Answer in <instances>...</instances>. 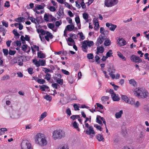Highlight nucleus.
<instances>
[{
	"mask_svg": "<svg viewBox=\"0 0 149 149\" xmlns=\"http://www.w3.org/2000/svg\"><path fill=\"white\" fill-rule=\"evenodd\" d=\"M34 140L36 144L41 146H46L47 143L46 137L42 134H37L34 137Z\"/></svg>",
	"mask_w": 149,
	"mask_h": 149,
	"instance_id": "f257e3e1",
	"label": "nucleus"
},
{
	"mask_svg": "<svg viewBox=\"0 0 149 149\" xmlns=\"http://www.w3.org/2000/svg\"><path fill=\"white\" fill-rule=\"evenodd\" d=\"M133 91L134 95L139 99L146 98L148 95V93L147 91L143 90L141 88H136Z\"/></svg>",
	"mask_w": 149,
	"mask_h": 149,
	"instance_id": "f03ea898",
	"label": "nucleus"
},
{
	"mask_svg": "<svg viewBox=\"0 0 149 149\" xmlns=\"http://www.w3.org/2000/svg\"><path fill=\"white\" fill-rule=\"evenodd\" d=\"M65 136V132L61 130H56L53 133L52 137L54 140L61 139Z\"/></svg>",
	"mask_w": 149,
	"mask_h": 149,
	"instance_id": "7ed1b4c3",
	"label": "nucleus"
},
{
	"mask_svg": "<svg viewBox=\"0 0 149 149\" xmlns=\"http://www.w3.org/2000/svg\"><path fill=\"white\" fill-rule=\"evenodd\" d=\"M21 146L22 149H32L31 143L27 140H23L21 143Z\"/></svg>",
	"mask_w": 149,
	"mask_h": 149,
	"instance_id": "20e7f679",
	"label": "nucleus"
},
{
	"mask_svg": "<svg viewBox=\"0 0 149 149\" xmlns=\"http://www.w3.org/2000/svg\"><path fill=\"white\" fill-rule=\"evenodd\" d=\"M118 0H105L104 5L108 7H112L116 5Z\"/></svg>",
	"mask_w": 149,
	"mask_h": 149,
	"instance_id": "39448f33",
	"label": "nucleus"
},
{
	"mask_svg": "<svg viewBox=\"0 0 149 149\" xmlns=\"http://www.w3.org/2000/svg\"><path fill=\"white\" fill-rule=\"evenodd\" d=\"M69 35L70 37L68 38H66V40L68 42V45L69 46H72V45L71 43H74V41L73 38H76L77 36L75 34L72 33H70Z\"/></svg>",
	"mask_w": 149,
	"mask_h": 149,
	"instance_id": "423d86ee",
	"label": "nucleus"
},
{
	"mask_svg": "<svg viewBox=\"0 0 149 149\" xmlns=\"http://www.w3.org/2000/svg\"><path fill=\"white\" fill-rule=\"evenodd\" d=\"M33 62L37 67H39L40 65L44 66L46 64V61L45 60L39 59L38 61L35 59H33Z\"/></svg>",
	"mask_w": 149,
	"mask_h": 149,
	"instance_id": "0eeeda50",
	"label": "nucleus"
},
{
	"mask_svg": "<svg viewBox=\"0 0 149 149\" xmlns=\"http://www.w3.org/2000/svg\"><path fill=\"white\" fill-rule=\"evenodd\" d=\"M109 72V74L112 79H114L115 78V76L114 74L115 72V69L113 67H110L108 70Z\"/></svg>",
	"mask_w": 149,
	"mask_h": 149,
	"instance_id": "6e6552de",
	"label": "nucleus"
},
{
	"mask_svg": "<svg viewBox=\"0 0 149 149\" xmlns=\"http://www.w3.org/2000/svg\"><path fill=\"white\" fill-rule=\"evenodd\" d=\"M130 59L132 62L136 63L142 61V60L140 57L134 55H132L130 57Z\"/></svg>",
	"mask_w": 149,
	"mask_h": 149,
	"instance_id": "1a4fd4ad",
	"label": "nucleus"
},
{
	"mask_svg": "<svg viewBox=\"0 0 149 149\" xmlns=\"http://www.w3.org/2000/svg\"><path fill=\"white\" fill-rule=\"evenodd\" d=\"M9 114L10 118L12 119H16L19 117V114L16 113L15 111L12 110L10 111Z\"/></svg>",
	"mask_w": 149,
	"mask_h": 149,
	"instance_id": "9d476101",
	"label": "nucleus"
},
{
	"mask_svg": "<svg viewBox=\"0 0 149 149\" xmlns=\"http://www.w3.org/2000/svg\"><path fill=\"white\" fill-rule=\"evenodd\" d=\"M84 132H85L86 134L88 135L95 134V132L92 126H89V128L86 130L85 129Z\"/></svg>",
	"mask_w": 149,
	"mask_h": 149,
	"instance_id": "9b49d317",
	"label": "nucleus"
},
{
	"mask_svg": "<svg viewBox=\"0 0 149 149\" xmlns=\"http://www.w3.org/2000/svg\"><path fill=\"white\" fill-rule=\"evenodd\" d=\"M104 39L105 38L104 36L102 35H100L97 41V46L101 44L104 41Z\"/></svg>",
	"mask_w": 149,
	"mask_h": 149,
	"instance_id": "f8f14e48",
	"label": "nucleus"
},
{
	"mask_svg": "<svg viewBox=\"0 0 149 149\" xmlns=\"http://www.w3.org/2000/svg\"><path fill=\"white\" fill-rule=\"evenodd\" d=\"M107 27L109 28L110 30L111 31H114L115 29L117 27V26L109 23H106Z\"/></svg>",
	"mask_w": 149,
	"mask_h": 149,
	"instance_id": "ddd939ff",
	"label": "nucleus"
},
{
	"mask_svg": "<svg viewBox=\"0 0 149 149\" xmlns=\"http://www.w3.org/2000/svg\"><path fill=\"white\" fill-rule=\"evenodd\" d=\"M109 99V97L107 96H104L102 97H101V100L102 102V104H105L107 103L108 104H109V102L107 101Z\"/></svg>",
	"mask_w": 149,
	"mask_h": 149,
	"instance_id": "4468645a",
	"label": "nucleus"
},
{
	"mask_svg": "<svg viewBox=\"0 0 149 149\" xmlns=\"http://www.w3.org/2000/svg\"><path fill=\"white\" fill-rule=\"evenodd\" d=\"M88 46L85 41L82 42V48L83 51L87 52Z\"/></svg>",
	"mask_w": 149,
	"mask_h": 149,
	"instance_id": "2eb2a0df",
	"label": "nucleus"
},
{
	"mask_svg": "<svg viewBox=\"0 0 149 149\" xmlns=\"http://www.w3.org/2000/svg\"><path fill=\"white\" fill-rule=\"evenodd\" d=\"M45 6V5L44 3H42L40 5H37L36 7L35 8L33 9V10L34 11H36L38 10L43 9Z\"/></svg>",
	"mask_w": 149,
	"mask_h": 149,
	"instance_id": "dca6fc26",
	"label": "nucleus"
},
{
	"mask_svg": "<svg viewBox=\"0 0 149 149\" xmlns=\"http://www.w3.org/2000/svg\"><path fill=\"white\" fill-rule=\"evenodd\" d=\"M120 46H123L125 45L126 44V41L123 38H119L118 41Z\"/></svg>",
	"mask_w": 149,
	"mask_h": 149,
	"instance_id": "f3484780",
	"label": "nucleus"
},
{
	"mask_svg": "<svg viewBox=\"0 0 149 149\" xmlns=\"http://www.w3.org/2000/svg\"><path fill=\"white\" fill-rule=\"evenodd\" d=\"M97 49L96 53L97 54H98L99 53H102L104 52V49L102 46H99L97 47Z\"/></svg>",
	"mask_w": 149,
	"mask_h": 149,
	"instance_id": "a211bd4d",
	"label": "nucleus"
},
{
	"mask_svg": "<svg viewBox=\"0 0 149 149\" xmlns=\"http://www.w3.org/2000/svg\"><path fill=\"white\" fill-rule=\"evenodd\" d=\"M57 13L60 17H63L64 15L63 9L60 8Z\"/></svg>",
	"mask_w": 149,
	"mask_h": 149,
	"instance_id": "6ab92c4d",
	"label": "nucleus"
},
{
	"mask_svg": "<svg viewBox=\"0 0 149 149\" xmlns=\"http://www.w3.org/2000/svg\"><path fill=\"white\" fill-rule=\"evenodd\" d=\"M75 21L77 25H78L79 29L81 28V24H80V20L79 17H77L75 18Z\"/></svg>",
	"mask_w": 149,
	"mask_h": 149,
	"instance_id": "aec40b11",
	"label": "nucleus"
},
{
	"mask_svg": "<svg viewBox=\"0 0 149 149\" xmlns=\"http://www.w3.org/2000/svg\"><path fill=\"white\" fill-rule=\"evenodd\" d=\"M74 28L73 25L69 24L67 26L65 29L69 31H71L73 30Z\"/></svg>",
	"mask_w": 149,
	"mask_h": 149,
	"instance_id": "412c9836",
	"label": "nucleus"
},
{
	"mask_svg": "<svg viewBox=\"0 0 149 149\" xmlns=\"http://www.w3.org/2000/svg\"><path fill=\"white\" fill-rule=\"evenodd\" d=\"M117 54L118 56L123 61H126V58L121 52H118Z\"/></svg>",
	"mask_w": 149,
	"mask_h": 149,
	"instance_id": "4be33fe9",
	"label": "nucleus"
},
{
	"mask_svg": "<svg viewBox=\"0 0 149 149\" xmlns=\"http://www.w3.org/2000/svg\"><path fill=\"white\" fill-rule=\"evenodd\" d=\"M121 98L122 100L126 103H127L128 101L129 100V99L128 97L125 95H121Z\"/></svg>",
	"mask_w": 149,
	"mask_h": 149,
	"instance_id": "5701e85b",
	"label": "nucleus"
},
{
	"mask_svg": "<svg viewBox=\"0 0 149 149\" xmlns=\"http://www.w3.org/2000/svg\"><path fill=\"white\" fill-rule=\"evenodd\" d=\"M37 55L38 57L40 58H42L45 57V55L42 53L41 51H39L38 52Z\"/></svg>",
	"mask_w": 149,
	"mask_h": 149,
	"instance_id": "b1692460",
	"label": "nucleus"
},
{
	"mask_svg": "<svg viewBox=\"0 0 149 149\" xmlns=\"http://www.w3.org/2000/svg\"><path fill=\"white\" fill-rule=\"evenodd\" d=\"M20 61V58L19 57H15L11 61L12 64H14L18 62V61Z\"/></svg>",
	"mask_w": 149,
	"mask_h": 149,
	"instance_id": "393cba45",
	"label": "nucleus"
},
{
	"mask_svg": "<svg viewBox=\"0 0 149 149\" xmlns=\"http://www.w3.org/2000/svg\"><path fill=\"white\" fill-rule=\"evenodd\" d=\"M123 113V111L122 110H120L119 112H117L116 113L115 115L116 116V118H120L121 116L122 115Z\"/></svg>",
	"mask_w": 149,
	"mask_h": 149,
	"instance_id": "a878e982",
	"label": "nucleus"
},
{
	"mask_svg": "<svg viewBox=\"0 0 149 149\" xmlns=\"http://www.w3.org/2000/svg\"><path fill=\"white\" fill-rule=\"evenodd\" d=\"M25 19V18L23 17H20L15 19V20L18 22H21L23 21Z\"/></svg>",
	"mask_w": 149,
	"mask_h": 149,
	"instance_id": "bb28decb",
	"label": "nucleus"
},
{
	"mask_svg": "<svg viewBox=\"0 0 149 149\" xmlns=\"http://www.w3.org/2000/svg\"><path fill=\"white\" fill-rule=\"evenodd\" d=\"M96 138L97 139L100 141H104V138L103 136L100 134H98L97 135Z\"/></svg>",
	"mask_w": 149,
	"mask_h": 149,
	"instance_id": "cd10ccee",
	"label": "nucleus"
},
{
	"mask_svg": "<svg viewBox=\"0 0 149 149\" xmlns=\"http://www.w3.org/2000/svg\"><path fill=\"white\" fill-rule=\"evenodd\" d=\"M111 97L112 98L113 100L114 101H118L120 100V98L116 96V94H113L112 95Z\"/></svg>",
	"mask_w": 149,
	"mask_h": 149,
	"instance_id": "c85d7f7f",
	"label": "nucleus"
},
{
	"mask_svg": "<svg viewBox=\"0 0 149 149\" xmlns=\"http://www.w3.org/2000/svg\"><path fill=\"white\" fill-rule=\"evenodd\" d=\"M102 117L100 116H97L96 118V122L100 124H102L101 120Z\"/></svg>",
	"mask_w": 149,
	"mask_h": 149,
	"instance_id": "c756f323",
	"label": "nucleus"
},
{
	"mask_svg": "<svg viewBox=\"0 0 149 149\" xmlns=\"http://www.w3.org/2000/svg\"><path fill=\"white\" fill-rule=\"evenodd\" d=\"M135 102V101L134 99L133 98H131L130 99H129V100L128 101V102L127 103L134 105Z\"/></svg>",
	"mask_w": 149,
	"mask_h": 149,
	"instance_id": "7c9ffc66",
	"label": "nucleus"
},
{
	"mask_svg": "<svg viewBox=\"0 0 149 149\" xmlns=\"http://www.w3.org/2000/svg\"><path fill=\"white\" fill-rule=\"evenodd\" d=\"M85 41L86 42L87 46L89 47H91L94 45L93 42L92 41L85 40Z\"/></svg>",
	"mask_w": 149,
	"mask_h": 149,
	"instance_id": "2f4dec72",
	"label": "nucleus"
},
{
	"mask_svg": "<svg viewBox=\"0 0 149 149\" xmlns=\"http://www.w3.org/2000/svg\"><path fill=\"white\" fill-rule=\"evenodd\" d=\"M40 89L42 91H45L46 89H48L49 87L45 85H43L42 86H40Z\"/></svg>",
	"mask_w": 149,
	"mask_h": 149,
	"instance_id": "473e14b6",
	"label": "nucleus"
},
{
	"mask_svg": "<svg viewBox=\"0 0 149 149\" xmlns=\"http://www.w3.org/2000/svg\"><path fill=\"white\" fill-rule=\"evenodd\" d=\"M111 42L110 40L109 39H107L105 41L104 44L106 46H109L111 44Z\"/></svg>",
	"mask_w": 149,
	"mask_h": 149,
	"instance_id": "72a5a7b5",
	"label": "nucleus"
},
{
	"mask_svg": "<svg viewBox=\"0 0 149 149\" xmlns=\"http://www.w3.org/2000/svg\"><path fill=\"white\" fill-rule=\"evenodd\" d=\"M113 53L111 50H109L106 53V56L107 57V58L108 57H110L111 56H113Z\"/></svg>",
	"mask_w": 149,
	"mask_h": 149,
	"instance_id": "f704fd0d",
	"label": "nucleus"
},
{
	"mask_svg": "<svg viewBox=\"0 0 149 149\" xmlns=\"http://www.w3.org/2000/svg\"><path fill=\"white\" fill-rule=\"evenodd\" d=\"M129 83L130 84H132L133 86H135L136 85V82L135 80L134 79H131L129 81Z\"/></svg>",
	"mask_w": 149,
	"mask_h": 149,
	"instance_id": "c9c22d12",
	"label": "nucleus"
},
{
	"mask_svg": "<svg viewBox=\"0 0 149 149\" xmlns=\"http://www.w3.org/2000/svg\"><path fill=\"white\" fill-rule=\"evenodd\" d=\"M47 112H44L43 113H42L40 117V118L39 119V121H40L42 120L45 117L47 116Z\"/></svg>",
	"mask_w": 149,
	"mask_h": 149,
	"instance_id": "e433bc0d",
	"label": "nucleus"
},
{
	"mask_svg": "<svg viewBox=\"0 0 149 149\" xmlns=\"http://www.w3.org/2000/svg\"><path fill=\"white\" fill-rule=\"evenodd\" d=\"M73 127L75 129H77V130L79 131L80 130L79 128V125L77 124L76 121H74L73 124Z\"/></svg>",
	"mask_w": 149,
	"mask_h": 149,
	"instance_id": "4c0bfd02",
	"label": "nucleus"
},
{
	"mask_svg": "<svg viewBox=\"0 0 149 149\" xmlns=\"http://www.w3.org/2000/svg\"><path fill=\"white\" fill-rule=\"evenodd\" d=\"M37 81L40 84H43L45 82V81L44 79H37Z\"/></svg>",
	"mask_w": 149,
	"mask_h": 149,
	"instance_id": "58836bf2",
	"label": "nucleus"
},
{
	"mask_svg": "<svg viewBox=\"0 0 149 149\" xmlns=\"http://www.w3.org/2000/svg\"><path fill=\"white\" fill-rule=\"evenodd\" d=\"M44 98H45L47 100H48L49 101H51L52 100L51 97L47 94H46L44 97Z\"/></svg>",
	"mask_w": 149,
	"mask_h": 149,
	"instance_id": "ea45409f",
	"label": "nucleus"
},
{
	"mask_svg": "<svg viewBox=\"0 0 149 149\" xmlns=\"http://www.w3.org/2000/svg\"><path fill=\"white\" fill-rule=\"evenodd\" d=\"M9 79V76L8 75L6 74L3 76V77L1 78V80L2 81H4L5 80H7Z\"/></svg>",
	"mask_w": 149,
	"mask_h": 149,
	"instance_id": "a19ab883",
	"label": "nucleus"
},
{
	"mask_svg": "<svg viewBox=\"0 0 149 149\" xmlns=\"http://www.w3.org/2000/svg\"><path fill=\"white\" fill-rule=\"evenodd\" d=\"M51 77V75L49 73H47L45 76V79L49 81L50 80Z\"/></svg>",
	"mask_w": 149,
	"mask_h": 149,
	"instance_id": "79ce46f5",
	"label": "nucleus"
},
{
	"mask_svg": "<svg viewBox=\"0 0 149 149\" xmlns=\"http://www.w3.org/2000/svg\"><path fill=\"white\" fill-rule=\"evenodd\" d=\"M46 36H47L50 39H52L53 38V35L49 32L48 31H47L46 32Z\"/></svg>",
	"mask_w": 149,
	"mask_h": 149,
	"instance_id": "37998d69",
	"label": "nucleus"
},
{
	"mask_svg": "<svg viewBox=\"0 0 149 149\" xmlns=\"http://www.w3.org/2000/svg\"><path fill=\"white\" fill-rule=\"evenodd\" d=\"M80 118V116L79 115H72L70 117V118L73 120Z\"/></svg>",
	"mask_w": 149,
	"mask_h": 149,
	"instance_id": "c03bdc74",
	"label": "nucleus"
},
{
	"mask_svg": "<svg viewBox=\"0 0 149 149\" xmlns=\"http://www.w3.org/2000/svg\"><path fill=\"white\" fill-rule=\"evenodd\" d=\"M47 25L49 28L52 29L54 26V25L51 23L48 24Z\"/></svg>",
	"mask_w": 149,
	"mask_h": 149,
	"instance_id": "a18cd8bd",
	"label": "nucleus"
},
{
	"mask_svg": "<svg viewBox=\"0 0 149 149\" xmlns=\"http://www.w3.org/2000/svg\"><path fill=\"white\" fill-rule=\"evenodd\" d=\"M61 72L63 73L66 75H69L70 74V72L64 69H62Z\"/></svg>",
	"mask_w": 149,
	"mask_h": 149,
	"instance_id": "49530a36",
	"label": "nucleus"
},
{
	"mask_svg": "<svg viewBox=\"0 0 149 149\" xmlns=\"http://www.w3.org/2000/svg\"><path fill=\"white\" fill-rule=\"evenodd\" d=\"M56 82L58 84L61 85H62L63 84V79H58L56 80Z\"/></svg>",
	"mask_w": 149,
	"mask_h": 149,
	"instance_id": "de8ad7c7",
	"label": "nucleus"
},
{
	"mask_svg": "<svg viewBox=\"0 0 149 149\" xmlns=\"http://www.w3.org/2000/svg\"><path fill=\"white\" fill-rule=\"evenodd\" d=\"M95 62L99 63H100L99 61L100 60V58L98 56L96 55L95 57Z\"/></svg>",
	"mask_w": 149,
	"mask_h": 149,
	"instance_id": "09e8293b",
	"label": "nucleus"
},
{
	"mask_svg": "<svg viewBox=\"0 0 149 149\" xmlns=\"http://www.w3.org/2000/svg\"><path fill=\"white\" fill-rule=\"evenodd\" d=\"M28 46L27 45H23L22 47V50L24 51H25L27 49Z\"/></svg>",
	"mask_w": 149,
	"mask_h": 149,
	"instance_id": "8fccbe9b",
	"label": "nucleus"
},
{
	"mask_svg": "<svg viewBox=\"0 0 149 149\" xmlns=\"http://www.w3.org/2000/svg\"><path fill=\"white\" fill-rule=\"evenodd\" d=\"M83 17L84 19L87 20L88 18V15L86 13H84L83 14Z\"/></svg>",
	"mask_w": 149,
	"mask_h": 149,
	"instance_id": "3c124183",
	"label": "nucleus"
},
{
	"mask_svg": "<svg viewBox=\"0 0 149 149\" xmlns=\"http://www.w3.org/2000/svg\"><path fill=\"white\" fill-rule=\"evenodd\" d=\"M13 34H14V35L17 36L19 37V33L17 32V30L16 29H14L13 31Z\"/></svg>",
	"mask_w": 149,
	"mask_h": 149,
	"instance_id": "603ef678",
	"label": "nucleus"
},
{
	"mask_svg": "<svg viewBox=\"0 0 149 149\" xmlns=\"http://www.w3.org/2000/svg\"><path fill=\"white\" fill-rule=\"evenodd\" d=\"M2 51L4 55L7 56L8 55V50L7 49H3Z\"/></svg>",
	"mask_w": 149,
	"mask_h": 149,
	"instance_id": "864d4df0",
	"label": "nucleus"
},
{
	"mask_svg": "<svg viewBox=\"0 0 149 149\" xmlns=\"http://www.w3.org/2000/svg\"><path fill=\"white\" fill-rule=\"evenodd\" d=\"M87 57L89 59H92L94 57L93 55L91 53L88 54Z\"/></svg>",
	"mask_w": 149,
	"mask_h": 149,
	"instance_id": "5fc2aeb1",
	"label": "nucleus"
},
{
	"mask_svg": "<svg viewBox=\"0 0 149 149\" xmlns=\"http://www.w3.org/2000/svg\"><path fill=\"white\" fill-rule=\"evenodd\" d=\"M2 24L3 26H5L6 27H8V23L4 20L2 21Z\"/></svg>",
	"mask_w": 149,
	"mask_h": 149,
	"instance_id": "6e6d98bb",
	"label": "nucleus"
},
{
	"mask_svg": "<svg viewBox=\"0 0 149 149\" xmlns=\"http://www.w3.org/2000/svg\"><path fill=\"white\" fill-rule=\"evenodd\" d=\"M52 86L53 88H55L56 89L58 88V86L59 87V85L58 84L56 83L53 84H52Z\"/></svg>",
	"mask_w": 149,
	"mask_h": 149,
	"instance_id": "4d7b16f0",
	"label": "nucleus"
},
{
	"mask_svg": "<svg viewBox=\"0 0 149 149\" xmlns=\"http://www.w3.org/2000/svg\"><path fill=\"white\" fill-rule=\"evenodd\" d=\"M82 2H81L80 3L81 5V6L82 8H86V6L84 2V0H82Z\"/></svg>",
	"mask_w": 149,
	"mask_h": 149,
	"instance_id": "13d9d810",
	"label": "nucleus"
},
{
	"mask_svg": "<svg viewBox=\"0 0 149 149\" xmlns=\"http://www.w3.org/2000/svg\"><path fill=\"white\" fill-rule=\"evenodd\" d=\"M49 9L52 12H54L56 10V9L55 7L53 6H50Z\"/></svg>",
	"mask_w": 149,
	"mask_h": 149,
	"instance_id": "bf43d9fd",
	"label": "nucleus"
},
{
	"mask_svg": "<svg viewBox=\"0 0 149 149\" xmlns=\"http://www.w3.org/2000/svg\"><path fill=\"white\" fill-rule=\"evenodd\" d=\"M64 4L65 6L67 8H68L69 9H71V5H70L69 3H68L67 2H65L64 3Z\"/></svg>",
	"mask_w": 149,
	"mask_h": 149,
	"instance_id": "052dcab7",
	"label": "nucleus"
},
{
	"mask_svg": "<svg viewBox=\"0 0 149 149\" xmlns=\"http://www.w3.org/2000/svg\"><path fill=\"white\" fill-rule=\"evenodd\" d=\"M94 126L98 130H99L100 131H102V128L100 126L98 125L97 124L95 125Z\"/></svg>",
	"mask_w": 149,
	"mask_h": 149,
	"instance_id": "680f3d73",
	"label": "nucleus"
},
{
	"mask_svg": "<svg viewBox=\"0 0 149 149\" xmlns=\"http://www.w3.org/2000/svg\"><path fill=\"white\" fill-rule=\"evenodd\" d=\"M58 149H69V148L67 146H63L59 147Z\"/></svg>",
	"mask_w": 149,
	"mask_h": 149,
	"instance_id": "e2e57ef3",
	"label": "nucleus"
},
{
	"mask_svg": "<svg viewBox=\"0 0 149 149\" xmlns=\"http://www.w3.org/2000/svg\"><path fill=\"white\" fill-rule=\"evenodd\" d=\"M28 71L29 74H31L33 73V69L32 68H29L28 69Z\"/></svg>",
	"mask_w": 149,
	"mask_h": 149,
	"instance_id": "0e129e2a",
	"label": "nucleus"
},
{
	"mask_svg": "<svg viewBox=\"0 0 149 149\" xmlns=\"http://www.w3.org/2000/svg\"><path fill=\"white\" fill-rule=\"evenodd\" d=\"M73 107L74 109V110L75 111L79 110V107L76 104H74Z\"/></svg>",
	"mask_w": 149,
	"mask_h": 149,
	"instance_id": "69168bd1",
	"label": "nucleus"
},
{
	"mask_svg": "<svg viewBox=\"0 0 149 149\" xmlns=\"http://www.w3.org/2000/svg\"><path fill=\"white\" fill-rule=\"evenodd\" d=\"M16 53V51H13L11 50H10L9 52V54L10 55H14Z\"/></svg>",
	"mask_w": 149,
	"mask_h": 149,
	"instance_id": "338daca9",
	"label": "nucleus"
},
{
	"mask_svg": "<svg viewBox=\"0 0 149 149\" xmlns=\"http://www.w3.org/2000/svg\"><path fill=\"white\" fill-rule=\"evenodd\" d=\"M76 5L75 6H76L77 8L78 9H80L81 8V6L79 3V2L78 1H76L75 2Z\"/></svg>",
	"mask_w": 149,
	"mask_h": 149,
	"instance_id": "774afa93",
	"label": "nucleus"
}]
</instances>
